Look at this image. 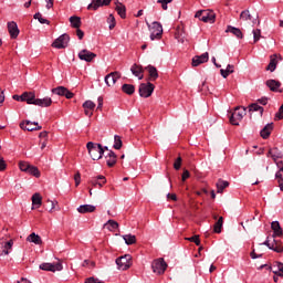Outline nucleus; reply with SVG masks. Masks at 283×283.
<instances>
[{"label": "nucleus", "mask_w": 283, "mask_h": 283, "mask_svg": "<svg viewBox=\"0 0 283 283\" xmlns=\"http://www.w3.org/2000/svg\"><path fill=\"white\" fill-rule=\"evenodd\" d=\"M97 103H98L97 109H103V97H102V96H99V97L97 98Z\"/></svg>", "instance_id": "338daca9"}, {"label": "nucleus", "mask_w": 283, "mask_h": 283, "mask_svg": "<svg viewBox=\"0 0 283 283\" xmlns=\"http://www.w3.org/2000/svg\"><path fill=\"white\" fill-rule=\"evenodd\" d=\"M130 72H132V74H134V76H137V78L139 81H143V78H145V75H144L145 69H143V66H140L138 64H134L130 67Z\"/></svg>", "instance_id": "f3484780"}, {"label": "nucleus", "mask_w": 283, "mask_h": 283, "mask_svg": "<svg viewBox=\"0 0 283 283\" xmlns=\"http://www.w3.org/2000/svg\"><path fill=\"white\" fill-rule=\"evenodd\" d=\"M118 78H120V73L115 71L105 76V83L108 87H112L113 85H116Z\"/></svg>", "instance_id": "4468645a"}, {"label": "nucleus", "mask_w": 283, "mask_h": 283, "mask_svg": "<svg viewBox=\"0 0 283 283\" xmlns=\"http://www.w3.org/2000/svg\"><path fill=\"white\" fill-rule=\"evenodd\" d=\"M85 283H105L98 279H94V276H91L88 279L85 280Z\"/></svg>", "instance_id": "4d7b16f0"}, {"label": "nucleus", "mask_w": 283, "mask_h": 283, "mask_svg": "<svg viewBox=\"0 0 283 283\" xmlns=\"http://www.w3.org/2000/svg\"><path fill=\"white\" fill-rule=\"evenodd\" d=\"M271 229L274 232L273 238H275V237L282 238L283 230H282V227L280 226V221H273L271 223Z\"/></svg>", "instance_id": "412c9836"}, {"label": "nucleus", "mask_w": 283, "mask_h": 283, "mask_svg": "<svg viewBox=\"0 0 283 283\" xmlns=\"http://www.w3.org/2000/svg\"><path fill=\"white\" fill-rule=\"evenodd\" d=\"M276 165L279 167V171L276 174L283 175V163L281 161V163H277Z\"/></svg>", "instance_id": "774afa93"}, {"label": "nucleus", "mask_w": 283, "mask_h": 283, "mask_svg": "<svg viewBox=\"0 0 283 283\" xmlns=\"http://www.w3.org/2000/svg\"><path fill=\"white\" fill-rule=\"evenodd\" d=\"M8 31L11 39H17V36H19V25H17V22H8Z\"/></svg>", "instance_id": "6ab92c4d"}, {"label": "nucleus", "mask_w": 283, "mask_h": 283, "mask_svg": "<svg viewBox=\"0 0 283 283\" xmlns=\"http://www.w3.org/2000/svg\"><path fill=\"white\" fill-rule=\"evenodd\" d=\"M189 176H190L189 170L185 169L184 174L181 176L182 182H185V180H187V178H189Z\"/></svg>", "instance_id": "052dcab7"}, {"label": "nucleus", "mask_w": 283, "mask_h": 283, "mask_svg": "<svg viewBox=\"0 0 283 283\" xmlns=\"http://www.w3.org/2000/svg\"><path fill=\"white\" fill-rule=\"evenodd\" d=\"M99 8H103L102 0H92L87 6V10H98Z\"/></svg>", "instance_id": "f704fd0d"}, {"label": "nucleus", "mask_w": 283, "mask_h": 283, "mask_svg": "<svg viewBox=\"0 0 283 283\" xmlns=\"http://www.w3.org/2000/svg\"><path fill=\"white\" fill-rule=\"evenodd\" d=\"M12 247H14V241L13 240L7 241L2 247V253L4 255H10V252L12 251Z\"/></svg>", "instance_id": "c85d7f7f"}, {"label": "nucleus", "mask_w": 283, "mask_h": 283, "mask_svg": "<svg viewBox=\"0 0 283 283\" xmlns=\"http://www.w3.org/2000/svg\"><path fill=\"white\" fill-rule=\"evenodd\" d=\"M167 200H174V202H176L178 200V197L176 196V193H168Z\"/></svg>", "instance_id": "680f3d73"}, {"label": "nucleus", "mask_w": 283, "mask_h": 283, "mask_svg": "<svg viewBox=\"0 0 283 283\" xmlns=\"http://www.w3.org/2000/svg\"><path fill=\"white\" fill-rule=\"evenodd\" d=\"M122 91L124 92V94H128V96H132V94L136 92V87L132 84H124L122 86Z\"/></svg>", "instance_id": "2f4dec72"}, {"label": "nucleus", "mask_w": 283, "mask_h": 283, "mask_svg": "<svg viewBox=\"0 0 283 283\" xmlns=\"http://www.w3.org/2000/svg\"><path fill=\"white\" fill-rule=\"evenodd\" d=\"M252 34H253L254 43H258V41H260V39H262V30H260V29H254L252 31Z\"/></svg>", "instance_id": "37998d69"}, {"label": "nucleus", "mask_w": 283, "mask_h": 283, "mask_svg": "<svg viewBox=\"0 0 283 283\" xmlns=\"http://www.w3.org/2000/svg\"><path fill=\"white\" fill-rule=\"evenodd\" d=\"M115 10L120 19L127 18V8L120 1H115Z\"/></svg>", "instance_id": "a211bd4d"}, {"label": "nucleus", "mask_w": 283, "mask_h": 283, "mask_svg": "<svg viewBox=\"0 0 283 283\" xmlns=\"http://www.w3.org/2000/svg\"><path fill=\"white\" fill-rule=\"evenodd\" d=\"M86 149L88 150L92 160H101V158H103V145L95 144L94 142H88L86 144Z\"/></svg>", "instance_id": "f03ea898"}, {"label": "nucleus", "mask_w": 283, "mask_h": 283, "mask_svg": "<svg viewBox=\"0 0 283 283\" xmlns=\"http://www.w3.org/2000/svg\"><path fill=\"white\" fill-rule=\"evenodd\" d=\"M271 132H273V123L264 126V128L261 130V138H264V140H266V138L271 136Z\"/></svg>", "instance_id": "a878e982"}, {"label": "nucleus", "mask_w": 283, "mask_h": 283, "mask_svg": "<svg viewBox=\"0 0 283 283\" xmlns=\"http://www.w3.org/2000/svg\"><path fill=\"white\" fill-rule=\"evenodd\" d=\"M195 17L199 21H203V23H216V13L211 10H199Z\"/></svg>", "instance_id": "39448f33"}, {"label": "nucleus", "mask_w": 283, "mask_h": 283, "mask_svg": "<svg viewBox=\"0 0 283 283\" xmlns=\"http://www.w3.org/2000/svg\"><path fill=\"white\" fill-rule=\"evenodd\" d=\"M29 242H33V244H42V240H41V237L34 232H32L28 239H27Z\"/></svg>", "instance_id": "473e14b6"}, {"label": "nucleus", "mask_w": 283, "mask_h": 283, "mask_svg": "<svg viewBox=\"0 0 283 283\" xmlns=\"http://www.w3.org/2000/svg\"><path fill=\"white\" fill-rule=\"evenodd\" d=\"M222 224H224V218L220 217L214 223V233H222Z\"/></svg>", "instance_id": "e433bc0d"}, {"label": "nucleus", "mask_w": 283, "mask_h": 283, "mask_svg": "<svg viewBox=\"0 0 283 283\" xmlns=\"http://www.w3.org/2000/svg\"><path fill=\"white\" fill-rule=\"evenodd\" d=\"M32 205L33 207H41V205H43V198L41 197V195L39 192L34 193L32 196Z\"/></svg>", "instance_id": "72a5a7b5"}, {"label": "nucleus", "mask_w": 283, "mask_h": 283, "mask_svg": "<svg viewBox=\"0 0 283 283\" xmlns=\"http://www.w3.org/2000/svg\"><path fill=\"white\" fill-rule=\"evenodd\" d=\"M244 116H247V108L237 106L234 108V112L231 113V115L229 116V120H230L231 125L238 126V125H240V120H242V118H244Z\"/></svg>", "instance_id": "20e7f679"}, {"label": "nucleus", "mask_w": 283, "mask_h": 283, "mask_svg": "<svg viewBox=\"0 0 283 283\" xmlns=\"http://www.w3.org/2000/svg\"><path fill=\"white\" fill-rule=\"evenodd\" d=\"M209 61V52H206L201 55H197L192 57V67H198V65H202V63H207Z\"/></svg>", "instance_id": "2eb2a0df"}, {"label": "nucleus", "mask_w": 283, "mask_h": 283, "mask_svg": "<svg viewBox=\"0 0 283 283\" xmlns=\"http://www.w3.org/2000/svg\"><path fill=\"white\" fill-rule=\"evenodd\" d=\"M181 165H182V157H178L176 159V161L174 163V169H176V171H178L180 169Z\"/></svg>", "instance_id": "603ef678"}, {"label": "nucleus", "mask_w": 283, "mask_h": 283, "mask_svg": "<svg viewBox=\"0 0 283 283\" xmlns=\"http://www.w3.org/2000/svg\"><path fill=\"white\" fill-rule=\"evenodd\" d=\"M186 34H185V27L182 24L178 25L175 32V38L178 39L179 41H184Z\"/></svg>", "instance_id": "cd10ccee"}, {"label": "nucleus", "mask_w": 283, "mask_h": 283, "mask_svg": "<svg viewBox=\"0 0 283 283\" xmlns=\"http://www.w3.org/2000/svg\"><path fill=\"white\" fill-rule=\"evenodd\" d=\"M83 266H92V269H94V266H96V262L90 261V260H85L83 262Z\"/></svg>", "instance_id": "13d9d810"}, {"label": "nucleus", "mask_w": 283, "mask_h": 283, "mask_svg": "<svg viewBox=\"0 0 283 283\" xmlns=\"http://www.w3.org/2000/svg\"><path fill=\"white\" fill-rule=\"evenodd\" d=\"M241 25L244 28H253V25H260V14L258 12H252L249 10H244L240 13Z\"/></svg>", "instance_id": "f257e3e1"}, {"label": "nucleus", "mask_w": 283, "mask_h": 283, "mask_svg": "<svg viewBox=\"0 0 283 283\" xmlns=\"http://www.w3.org/2000/svg\"><path fill=\"white\" fill-rule=\"evenodd\" d=\"M107 23H109V30H114L116 28V18H114V14L108 15Z\"/></svg>", "instance_id": "c03bdc74"}, {"label": "nucleus", "mask_w": 283, "mask_h": 283, "mask_svg": "<svg viewBox=\"0 0 283 283\" xmlns=\"http://www.w3.org/2000/svg\"><path fill=\"white\" fill-rule=\"evenodd\" d=\"M174 0H157V3L161 4L163 10H167V4L171 3Z\"/></svg>", "instance_id": "5fc2aeb1"}, {"label": "nucleus", "mask_w": 283, "mask_h": 283, "mask_svg": "<svg viewBox=\"0 0 283 283\" xmlns=\"http://www.w3.org/2000/svg\"><path fill=\"white\" fill-rule=\"evenodd\" d=\"M146 25H148L150 30V40L151 41H159V39H163V24L160 22L155 21L151 24H149L148 21H146Z\"/></svg>", "instance_id": "7ed1b4c3"}, {"label": "nucleus", "mask_w": 283, "mask_h": 283, "mask_svg": "<svg viewBox=\"0 0 283 283\" xmlns=\"http://www.w3.org/2000/svg\"><path fill=\"white\" fill-rule=\"evenodd\" d=\"M65 98H74V93L70 92V90L66 88V92L64 93Z\"/></svg>", "instance_id": "69168bd1"}, {"label": "nucleus", "mask_w": 283, "mask_h": 283, "mask_svg": "<svg viewBox=\"0 0 283 283\" xmlns=\"http://www.w3.org/2000/svg\"><path fill=\"white\" fill-rule=\"evenodd\" d=\"M41 271H51L52 273H55V271H63V264L61 262L59 263H42L40 264Z\"/></svg>", "instance_id": "f8f14e48"}, {"label": "nucleus", "mask_w": 283, "mask_h": 283, "mask_svg": "<svg viewBox=\"0 0 283 283\" xmlns=\"http://www.w3.org/2000/svg\"><path fill=\"white\" fill-rule=\"evenodd\" d=\"M29 105H38V107H50V105H52V98H36V95L30 92Z\"/></svg>", "instance_id": "423d86ee"}, {"label": "nucleus", "mask_w": 283, "mask_h": 283, "mask_svg": "<svg viewBox=\"0 0 283 283\" xmlns=\"http://www.w3.org/2000/svg\"><path fill=\"white\" fill-rule=\"evenodd\" d=\"M156 88V86L154 84H151V82L148 83H142L139 85V96H142V98H149V96H151V94H154V90Z\"/></svg>", "instance_id": "0eeeda50"}, {"label": "nucleus", "mask_w": 283, "mask_h": 283, "mask_svg": "<svg viewBox=\"0 0 283 283\" xmlns=\"http://www.w3.org/2000/svg\"><path fill=\"white\" fill-rule=\"evenodd\" d=\"M27 174H30V176H34L35 178H41V171L39 170L38 167L33 165L29 167V170L27 171Z\"/></svg>", "instance_id": "4c0bfd02"}, {"label": "nucleus", "mask_w": 283, "mask_h": 283, "mask_svg": "<svg viewBox=\"0 0 283 283\" xmlns=\"http://www.w3.org/2000/svg\"><path fill=\"white\" fill-rule=\"evenodd\" d=\"M249 111L250 112H260L261 116H262V114H264V108L258 104H251L249 106Z\"/></svg>", "instance_id": "79ce46f5"}, {"label": "nucleus", "mask_w": 283, "mask_h": 283, "mask_svg": "<svg viewBox=\"0 0 283 283\" xmlns=\"http://www.w3.org/2000/svg\"><path fill=\"white\" fill-rule=\"evenodd\" d=\"M282 61V55H277V54H273L270 56V63L266 66V70L270 72H275V70L277 69V63L279 61Z\"/></svg>", "instance_id": "dca6fc26"}, {"label": "nucleus", "mask_w": 283, "mask_h": 283, "mask_svg": "<svg viewBox=\"0 0 283 283\" xmlns=\"http://www.w3.org/2000/svg\"><path fill=\"white\" fill-rule=\"evenodd\" d=\"M123 240L126 242V244L132 245L136 244V235L134 234H126L123 235Z\"/></svg>", "instance_id": "58836bf2"}, {"label": "nucleus", "mask_w": 283, "mask_h": 283, "mask_svg": "<svg viewBox=\"0 0 283 283\" xmlns=\"http://www.w3.org/2000/svg\"><path fill=\"white\" fill-rule=\"evenodd\" d=\"M70 43V35L64 33L60 35L55 41L52 43V48H56V50H65L67 44Z\"/></svg>", "instance_id": "1a4fd4ad"}, {"label": "nucleus", "mask_w": 283, "mask_h": 283, "mask_svg": "<svg viewBox=\"0 0 283 283\" xmlns=\"http://www.w3.org/2000/svg\"><path fill=\"white\" fill-rule=\"evenodd\" d=\"M226 32H230V34H233V36H237V39H244L242 30L235 27L228 25Z\"/></svg>", "instance_id": "5701e85b"}, {"label": "nucleus", "mask_w": 283, "mask_h": 283, "mask_svg": "<svg viewBox=\"0 0 283 283\" xmlns=\"http://www.w3.org/2000/svg\"><path fill=\"white\" fill-rule=\"evenodd\" d=\"M106 158V165L107 167H114V165H116L117 163V156L116 153H114V150H108V154L105 156Z\"/></svg>", "instance_id": "aec40b11"}, {"label": "nucleus", "mask_w": 283, "mask_h": 283, "mask_svg": "<svg viewBox=\"0 0 283 283\" xmlns=\"http://www.w3.org/2000/svg\"><path fill=\"white\" fill-rule=\"evenodd\" d=\"M145 70L149 74L148 81H156L158 78V70L156 69V66L148 65L145 67Z\"/></svg>", "instance_id": "4be33fe9"}, {"label": "nucleus", "mask_w": 283, "mask_h": 283, "mask_svg": "<svg viewBox=\"0 0 283 283\" xmlns=\"http://www.w3.org/2000/svg\"><path fill=\"white\" fill-rule=\"evenodd\" d=\"M186 240H188V242H195V244L197 247H200V235H193L190 238H186Z\"/></svg>", "instance_id": "3c124183"}, {"label": "nucleus", "mask_w": 283, "mask_h": 283, "mask_svg": "<svg viewBox=\"0 0 283 283\" xmlns=\"http://www.w3.org/2000/svg\"><path fill=\"white\" fill-rule=\"evenodd\" d=\"M233 70H229V69H221L220 70V74H221V76H223V78H227V76H229V74H233Z\"/></svg>", "instance_id": "864d4df0"}, {"label": "nucleus", "mask_w": 283, "mask_h": 283, "mask_svg": "<svg viewBox=\"0 0 283 283\" xmlns=\"http://www.w3.org/2000/svg\"><path fill=\"white\" fill-rule=\"evenodd\" d=\"M116 264L122 271H127L132 266V255L125 254L116 259Z\"/></svg>", "instance_id": "9d476101"}, {"label": "nucleus", "mask_w": 283, "mask_h": 283, "mask_svg": "<svg viewBox=\"0 0 283 283\" xmlns=\"http://www.w3.org/2000/svg\"><path fill=\"white\" fill-rule=\"evenodd\" d=\"M83 107H84V109H91L92 112H94L96 104L92 101H86V102H84Z\"/></svg>", "instance_id": "49530a36"}, {"label": "nucleus", "mask_w": 283, "mask_h": 283, "mask_svg": "<svg viewBox=\"0 0 283 283\" xmlns=\"http://www.w3.org/2000/svg\"><path fill=\"white\" fill-rule=\"evenodd\" d=\"M99 180V182L102 184V187L103 185H105V182H107V179L105 178V176L103 175H99L97 176V181Z\"/></svg>", "instance_id": "0e129e2a"}, {"label": "nucleus", "mask_w": 283, "mask_h": 283, "mask_svg": "<svg viewBox=\"0 0 283 283\" xmlns=\"http://www.w3.org/2000/svg\"><path fill=\"white\" fill-rule=\"evenodd\" d=\"M20 129H23L24 132H39L42 129L41 126H39V123H32L31 120H24L20 123Z\"/></svg>", "instance_id": "9b49d317"}, {"label": "nucleus", "mask_w": 283, "mask_h": 283, "mask_svg": "<svg viewBox=\"0 0 283 283\" xmlns=\"http://www.w3.org/2000/svg\"><path fill=\"white\" fill-rule=\"evenodd\" d=\"M13 101H21L30 105V92H24L22 95H13Z\"/></svg>", "instance_id": "bb28decb"}, {"label": "nucleus", "mask_w": 283, "mask_h": 283, "mask_svg": "<svg viewBox=\"0 0 283 283\" xmlns=\"http://www.w3.org/2000/svg\"><path fill=\"white\" fill-rule=\"evenodd\" d=\"M76 35L80 40H82L85 36V32H83V30L77 29L76 30Z\"/></svg>", "instance_id": "e2e57ef3"}, {"label": "nucleus", "mask_w": 283, "mask_h": 283, "mask_svg": "<svg viewBox=\"0 0 283 283\" xmlns=\"http://www.w3.org/2000/svg\"><path fill=\"white\" fill-rule=\"evenodd\" d=\"M78 59L81 61H86V63H92L96 59V54L87 49H84L78 53Z\"/></svg>", "instance_id": "ddd939ff"}, {"label": "nucleus", "mask_w": 283, "mask_h": 283, "mask_svg": "<svg viewBox=\"0 0 283 283\" xmlns=\"http://www.w3.org/2000/svg\"><path fill=\"white\" fill-rule=\"evenodd\" d=\"M275 179L277 180L280 190L283 191V175L280 172L275 174Z\"/></svg>", "instance_id": "09e8293b"}, {"label": "nucleus", "mask_w": 283, "mask_h": 283, "mask_svg": "<svg viewBox=\"0 0 283 283\" xmlns=\"http://www.w3.org/2000/svg\"><path fill=\"white\" fill-rule=\"evenodd\" d=\"M227 187H229V181L219 179L217 182V192L222 193L224 191V189H227Z\"/></svg>", "instance_id": "7c9ffc66"}, {"label": "nucleus", "mask_w": 283, "mask_h": 283, "mask_svg": "<svg viewBox=\"0 0 283 283\" xmlns=\"http://www.w3.org/2000/svg\"><path fill=\"white\" fill-rule=\"evenodd\" d=\"M266 85L271 90V92H279L280 87H282V83L275 80H268Z\"/></svg>", "instance_id": "b1692460"}, {"label": "nucleus", "mask_w": 283, "mask_h": 283, "mask_svg": "<svg viewBox=\"0 0 283 283\" xmlns=\"http://www.w3.org/2000/svg\"><path fill=\"white\" fill-rule=\"evenodd\" d=\"M70 23L72 28H75L76 30H78L81 28V18L73 15L70 18Z\"/></svg>", "instance_id": "c9c22d12"}, {"label": "nucleus", "mask_w": 283, "mask_h": 283, "mask_svg": "<svg viewBox=\"0 0 283 283\" xmlns=\"http://www.w3.org/2000/svg\"><path fill=\"white\" fill-rule=\"evenodd\" d=\"M65 92H67V88L64 86H57L52 90V93L56 94L57 96H65Z\"/></svg>", "instance_id": "ea45409f"}, {"label": "nucleus", "mask_w": 283, "mask_h": 283, "mask_svg": "<svg viewBox=\"0 0 283 283\" xmlns=\"http://www.w3.org/2000/svg\"><path fill=\"white\" fill-rule=\"evenodd\" d=\"M31 166L32 165H30L29 163H25V161H20V164H19L20 169L22 171H24L25 174H28Z\"/></svg>", "instance_id": "de8ad7c7"}, {"label": "nucleus", "mask_w": 283, "mask_h": 283, "mask_svg": "<svg viewBox=\"0 0 283 283\" xmlns=\"http://www.w3.org/2000/svg\"><path fill=\"white\" fill-rule=\"evenodd\" d=\"M268 156H271L273 160H275L276 158H280V154H277V148L270 149L268 151Z\"/></svg>", "instance_id": "8fccbe9b"}, {"label": "nucleus", "mask_w": 283, "mask_h": 283, "mask_svg": "<svg viewBox=\"0 0 283 283\" xmlns=\"http://www.w3.org/2000/svg\"><path fill=\"white\" fill-rule=\"evenodd\" d=\"M91 185H93V187H96V185H98V187H103V184L98 180V177L93 178L91 180Z\"/></svg>", "instance_id": "bf43d9fd"}, {"label": "nucleus", "mask_w": 283, "mask_h": 283, "mask_svg": "<svg viewBox=\"0 0 283 283\" xmlns=\"http://www.w3.org/2000/svg\"><path fill=\"white\" fill-rule=\"evenodd\" d=\"M78 213H94L96 207L92 205H82L77 208Z\"/></svg>", "instance_id": "393cba45"}, {"label": "nucleus", "mask_w": 283, "mask_h": 283, "mask_svg": "<svg viewBox=\"0 0 283 283\" xmlns=\"http://www.w3.org/2000/svg\"><path fill=\"white\" fill-rule=\"evenodd\" d=\"M270 249L272 251H275V253H282L283 252L282 241H277V240L274 239Z\"/></svg>", "instance_id": "c756f323"}, {"label": "nucleus", "mask_w": 283, "mask_h": 283, "mask_svg": "<svg viewBox=\"0 0 283 283\" xmlns=\"http://www.w3.org/2000/svg\"><path fill=\"white\" fill-rule=\"evenodd\" d=\"M114 140H115V144L113 146L114 149H120V147H123V140L120 139V136L115 135Z\"/></svg>", "instance_id": "a18cd8bd"}, {"label": "nucleus", "mask_w": 283, "mask_h": 283, "mask_svg": "<svg viewBox=\"0 0 283 283\" xmlns=\"http://www.w3.org/2000/svg\"><path fill=\"white\" fill-rule=\"evenodd\" d=\"M75 186L78 187L81 185V172L76 171L74 175Z\"/></svg>", "instance_id": "6e6d98bb"}, {"label": "nucleus", "mask_w": 283, "mask_h": 283, "mask_svg": "<svg viewBox=\"0 0 283 283\" xmlns=\"http://www.w3.org/2000/svg\"><path fill=\"white\" fill-rule=\"evenodd\" d=\"M104 227H107V229L109 231H114L115 229H118V222L114 221V220H108Z\"/></svg>", "instance_id": "a19ab883"}, {"label": "nucleus", "mask_w": 283, "mask_h": 283, "mask_svg": "<svg viewBox=\"0 0 283 283\" xmlns=\"http://www.w3.org/2000/svg\"><path fill=\"white\" fill-rule=\"evenodd\" d=\"M167 262H165L163 258L155 260L151 264V269L157 275H164L165 271H167Z\"/></svg>", "instance_id": "6e6552de"}]
</instances>
